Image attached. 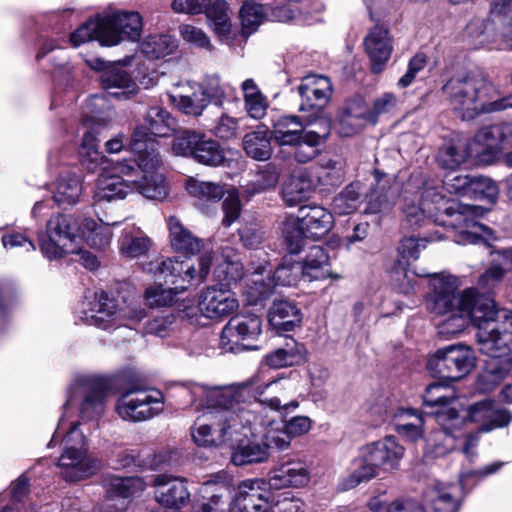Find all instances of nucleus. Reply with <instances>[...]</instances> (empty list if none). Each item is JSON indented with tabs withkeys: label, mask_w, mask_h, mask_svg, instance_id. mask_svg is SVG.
<instances>
[{
	"label": "nucleus",
	"mask_w": 512,
	"mask_h": 512,
	"mask_svg": "<svg viewBox=\"0 0 512 512\" xmlns=\"http://www.w3.org/2000/svg\"><path fill=\"white\" fill-rule=\"evenodd\" d=\"M81 193L80 178L75 174H66L57 180L53 198L59 206H71L77 203Z\"/></svg>",
	"instance_id": "44"
},
{
	"label": "nucleus",
	"mask_w": 512,
	"mask_h": 512,
	"mask_svg": "<svg viewBox=\"0 0 512 512\" xmlns=\"http://www.w3.org/2000/svg\"><path fill=\"white\" fill-rule=\"evenodd\" d=\"M177 48V40L168 34L147 36L141 43V51L148 59H159L172 54Z\"/></svg>",
	"instance_id": "46"
},
{
	"label": "nucleus",
	"mask_w": 512,
	"mask_h": 512,
	"mask_svg": "<svg viewBox=\"0 0 512 512\" xmlns=\"http://www.w3.org/2000/svg\"><path fill=\"white\" fill-rule=\"evenodd\" d=\"M143 22L136 11H118L88 20L70 35L71 43L77 47L97 40L102 46H115L122 41H138Z\"/></svg>",
	"instance_id": "5"
},
{
	"label": "nucleus",
	"mask_w": 512,
	"mask_h": 512,
	"mask_svg": "<svg viewBox=\"0 0 512 512\" xmlns=\"http://www.w3.org/2000/svg\"><path fill=\"white\" fill-rule=\"evenodd\" d=\"M300 96L299 111L308 113L307 124H322L329 119L325 108L333 95V84L329 77L321 74H308L301 79L297 87Z\"/></svg>",
	"instance_id": "10"
},
{
	"label": "nucleus",
	"mask_w": 512,
	"mask_h": 512,
	"mask_svg": "<svg viewBox=\"0 0 512 512\" xmlns=\"http://www.w3.org/2000/svg\"><path fill=\"white\" fill-rule=\"evenodd\" d=\"M423 424V417L417 410L403 409L398 414L395 429L400 435L415 441L423 434Z\"/></svg>",
	"instance_id": "50"
},
{
	"label": "nucleus",
	"mask_w": 512,
	"mask_h": 512,
	"mask_svg": "<svg viewBox=\"0 0 512 512\" xmlns=\"http://www.w3.org/2000/svg\"><path fill=\"white\" fill-rule=\"evenodd\" d=\"M474 365L473 351L462 344L440 348L427 361V369L433 377L449 381L460 380Z\"/></svg>",
	"instance_id": "9"
},
{
	"label": "nucleus",
	"mask_w": 512,
	"mask_h": 512,
	"mask_svg": "<svg viewBox=\"0 0 512 512\" xmlns=\"http://www.w3.org/2000/svg\"><path fill=\"white\" fill-rule=\"evenodd\" d=\"M186 189L199 204L219 202L225 194L224 186L221 184L200 181L194 178H190L187 181Z\"/></svg>",
	"instance_id": "47"
},
{
	"label": "nucleus",
	"mask_w": 512,
	"mask_h": 512,
	"mask_svg": "<svg viewBox=\"0 0 512 512\" xmlns=\"http://www.w3.org/2000/svg\"><path fill=\"white\" fill-rule=\"evenodd\" d=\"M361 197V184L359 182H352L334 197L332 208L339 215L351 214L361 204Z\"/></svg>",
	"instance_id": "49"
},
{
	"label": "nucleus",
	"mask_w": 512,
	"mask_h": 512,
	"mask_svg": "<svg viewBox=\"0 0 512 512\" xmlns=\"http://www.w3.org/2000/svg\"><path fill=\"white\" fill-rule=\"evenodd\" d=\"M442 90L462 120L474 119L481 112L502 111L512 107V94L489 101L497 91L485 75L477 71L454 75Z\"/></svg>",
	"instance_id": "3"
},
{
	"label": "nucleus",
	"mask_w": 512,
	"mask_h": 512,
	"mask_svg": "<svg viewBox=\"0 0 512 512\" xmlns=\"http://www.w3.org/2000/svg\"><path fill=\"white\" fill-rule=\"evenodd\" d=\"M122 178L118 174L109 176L101 175L96 184L94 199L97 202L124 199L133 192L132 179Z\"/></svg>",
	"instance_id": "32"
},
{
	"label": "nucleus",
	"mask_w": 512,
	"mask_h": 512,
	"mask_svg": "<svg viewBox=\"0 0 512 512\" xmlns=\"http://www.w3.org/2000/svg\"><path fill=\"white\" fill-rule=\"evenodd\" d=\"M151 136L148 126L136 127L131 135L129 147L137 156V159L136 161L123 160L117 162L114 171L129 176L136 171V167L138 170L145 172L160 168L162 160L158 152V144Z\"/></svg>",
	"instance_id": "13"
},
{
	"label": "nucleus",
	"mask_w": 512,
	"mask_h": 512,
	"mask_svg": "<svg viewBox=\"0 0 512 512\" xmlns=\"http://www.w3.org/2000/svg\"><path fill=\"white\" fill-rule=\"evenodd\" d=\"M300 278H303L301 263L291 262L285 259L273 273V281L279 286L296 285Z\"/></svg>",
	"instance_id": "61"
},
{
	"label": "nucleus",
	"mask_w": 512,
	"mask_h": 512,
	"mask_svg": "<svg viewBox=\"0 0 512 512\" xmlns=\"http://www.w3.org/2000/svg\"><path fill=\"white\" fill-rule=\"evenodd\" d=\"M163 410V395L160 391H146L131 388L124 391L117 400L116 411L125 421H147Z\"/></svg>",
	"instance_id": "12"
},
{
	"label": "nucleus",
	"mask_w": 512,
	"mask_h": 512,
	"mask_svg": "<svg viewBox=\"0 0 512 512\" xmlns=\"http://www.w3.org/2000/svg\"><path fill=\"white\" fill-rule=\"evenodd\" d=\"M172 151L177 156L192 157L206 166L217 167L226 162L224 149L217 141L192 130H184L174 138Z\"/></svg>",
	"instance_id": "11"
},
{
	"label": "nucleus",
	"mask_w": 512,
	"mask_h": 512,
	"mask_svg": "<svg viewBox=\"0 0 512 512\" xmlns=\"http://www.w3.org/2000/svg\"><path fill=\"white\" fill-rule=\"evenodd\" d=\"M213 255L205 253L199 258V268L190 260H181L180 257L166 258L157 256L155 259L143 263V270L151 273L158 279H163L169 286H151L145 291V300L150 307L170 306L175 301V296L184 292L191 281L198 276L199 281H204L210 272Z\"/></svg>",
	"instance_id": "2"
},
{
	"label": "nucleus",
	"mask_w": 512,
	"mask_h": 512,
	"mask_svg": "<svg viewBox=\"0 0 512 512\" xmlns=\"http://www.w3.org/2000/svg\"><path fill=\"white\" fill-rule=\"evenodd\" d=\"M268 481L246 479L242 481L233 495V507L238 512H270L274 494Z\"/></svg>",
	"instance_id": "16"
},
{
	"label": "nucleus",
	"mask_w": 512,
	"mask_h": 512,
	"mask_svg": "<svg viewBox=\"0 0 512 512\" xmlns=\"http://www.w3.org/2000/svg\"><path fill=\"white\" fill-rule=\"evenodd\" d=\"M317 126V130L305 132L298 143L291 145L295 147L294 158L297 162L307 163L314 159L319 153L320 144L329 136L331 131L329 119H323L322 124Z\"/></svg>",
	"instance_id": "28"
},
{
	"label": "nucleus",
	"mask_w": 512,
	"mask_h": 512,
	"mask_svg": "<svg viewBox=\"0 0 512 512\" xmlns=\"http://www.w3.org/2000/svg\"><path fill=\"white\" fill-rule=\"evenodd\" d=\"M397 104L398 98L393 93L386 92L375 98L371 108H369L370 123L376 124L379 117L392 113Z\"/></svg>",
	"instance_id": "63"
},
{
	"label": "nucleus",
	"mask_w": 512,
	"mask_h": 512,
	"mask_svg": "<svg viewBox=\"0 0 512 512\" xmlns=\"http://www.w3.org/2000/svg\"><path fill=\"white\" fill-rule=\"evenodd\" d=\"M473 157L469 151V143L464 145L460 141H445L439 148L436 161L443 169L455 170Z\"/></svg>",
	"instance_id": "37"
},
{
	"label": "nucleus",
	"mask_w": 512,
	"mask_h": 512,
	"mask_svg": "<svg viewBox=\"0 0 512 512\" xmlns=\"http://www.w3.org/2000/svg\"><path fill=\"white\" fill-rule=\"evenodd\" d=\"M424 508L426 512H457L456 500L445 487L436 486L424 493Z\"/></svg>",
	"instance_id": "48"
},
{
	"label": "nucleus",
	"mask_w": 512,
	"mask_h": 512,
	"mask_svg": "<svg viewBox=\"0 0 512 512\" xmlns=\"http://www.w3.org/2000/svg\"><path fill=\"white\" fill-rule=\"evenodd\" d=\"M309 119V116L301 119L295 115L280 117L273 124L272 134L275 141L281 146L298 143L306 132L304 128L312 125L307 124Z\"/></svg>",
	"instance_id": "31"
},
{
	"label": "nucleus",
	"mask_w": 512,
	"mask_h": 512,
	"mask_svg": "<svg viewBox=\"0 0 512 512\" xmlns=\"http://www.w3.org/2000/svg\"><path fill=\"white\" fill-rule=\"evenodd\" d=\"M439 428L430 433L425 446V455L439 458L460 449L467 457L474 456L478 443L477 434H465L464 418L459 412H438L435 418Z\"/></svg>",
	"instance_id": "7"
},
{
	"label": "nucleus",
	"mask_w": 512,
	"mask_h": 512,
	"mask_svg": "<svg viewBox=\"0 0 512 512\" xmlns=\"http://www.w3.org/2000/svg\"><path fill=\"white\" fill-rule=\"evenodd\" d=\"M423 403L426 407L431 408L429 414L433 416L434 419L437 418L438 412L447 413V411L452 410L459 412V404L455 393L437 382L431 383L426 387L423 395Z\"/></svg>",
	"instance_id": "30"
},
{
	"label": "nucleus",
	"mask_w": 512,
	"mask_h": 512,
	"mask_svg": "<svg viewBox=\"0 0 512 512\" xmlns=\"http://www.w3.org/2000/svg\"><path fill=\"white\" fill-rule=\"evenodd\" d=\"M108 389V383L98 377L85 376L75 381L71 393L83 395L80 408L82 419L95 420L103 415Z\"/></svg>",
	"instance_id": "17"
},
{
	"label": "nucleus",
	"mask_w": 512,
	"mask_h": 512,
	"mask_svg": "<svg viewBox=\"0 0 512 512\" xmlns=\"http://www.w3.org/2000/svg\"><path fill=\"white\" fill-rule=\"evenodd\" d=\"M80 226V238H83L89 246L102 249L110 243L112 238L110 224H98L93 219L85 218Z\"/></svg>",
	"instance_id": "45"
},
{
	"label": "nucleus",
	"mask_w": 512,
	"mask_h": 512,
	"mask_svg": "<svg viewBox=\"0 0 512 512\" xmlns=\"http://www.w3.org/2000/svg\"><path fill=\"white\" fill-rule=\"evenodd\" d=\"M512 147V123H501L482 127L469 142L473 158L491 162L497 154Z\"/></svg>",
	"instance_id": "15"
},
{
	"label": "nucleus",
	"mask_w": 512,
	"mask_h": 512,
	"mask_svg": "<svg viewBox=\"0 0 512 512\" xmlns=\"http://www.w3.org/2000/svg\"><path fill=\"white\" fill-rule=\"evenodd\" d=\"M213 425L209 423L206 414L198 418L192 427V438L198 446L217 447L221 445V437L219 434L213 436Z\"/></svg>",
	"instance_id": "60"
},
{
	"label": "nucleus",
	"mask_w": 512,
	"mask_h": 512,
	"mask_svg": "<svg viewBox=\"0 0 512 512\" xmlns=\"http://www.w3.org/2000/svg\"><path fill=\"white\" fill-rule=\"evenodd\" d=\"M269 321L277 329L291 331L301 322V313L294 303L279 300L270 308Z\"/></svg>",
	"instance_id": "38"
},
{
	"label": "nucleus",
	"mask_w": 512,
	"mask_h": 512,
	"mask_svg": "<svg viewBox=\"0 0 512 512\" xmlns=\"http://www.w3.org/2000/svg\"><path fill=\"white\" fill-rule=\"evenodd\" d=\"M269 455L272 452H282L290 448L291 438L281 422H271L262 436Z\"/></svg>",
	"instance_id": "56"
},
{
	"label": "nucleus",
	"mask_w": 512,
	"mask_h": 512,
	"mask_svg": "<svg viewBox=\"0 0 512 512\" xmlns=\"http://www.w3.org/2000/svg\"><path fill=\"white\" fill-rule=\"evenodd\" d=\"M270 455L263 440H247L240 442L231 455V461L236 466L262 463L269 459Z\"/></svg>",
	"instance_id": "39"
},
{
	"label": "nucleus",
	"mask_w": 512,
	"mask_h": 512,
	"mask_svg": "<svg viewBox=\"0 0 512 512\" xmlns=\"http://www.w3.org/2000/svg\"><path fill=\"white\" fill-rule=\"evenodd\" d=\"M201 312L210 319L229 316L239 307L235 294L224 287H207L199 302Z\"/></svg>",
	"instance_id": "24"
},
{
	"label": "nucleus",
	"mask_w": 512,
	"mask_h": 512,
	"mask_svg": "<svg viewBox=\"0 0 512 512\" xmlns=\"http://www.w3.org/2000/svg\"><path fill=\"white\" fill-rule=\"evenodd\" d=\"M329 265V256L326 250L319 245L310 247L301 268L303 270V278L308 281L323 280L328 277L338 279V275H332L327 269Z\"/></svg>",
	"instance_id": "34"
},
{
	"label": "nucleus",
	"mask_w": 512,
	"mask_h": 512,
	"mask_svg": "<svg viewBox=\"0 0 512 512\" xmlns=\"http://www.w3.org/2000/svg\"><path fill=\"white\" fill-rule=\"evenodd\" d=\"M434 293L432 311L443 317L437 323L438 333L450 338L463 332L471 322L477 329L498 324L503 311H497L492 298L480 295L473 289L456 294V279L451 276L435 275L430 281Z\"/></svg>",
	"instance_id": "1"
},
{
	"label": "nucleus",
	"mask_w": 512,
	"mask_h": 512,
	"mask_svg": "<svg viewBox=\"0 0 512 512\" xmlns=\"http://www.w3.org/2000/svg\"><path fill=\"white\" fill-rule=\"evenodd\" d=\"M297 221L305 229L307 237L319 239L331 230L334 219L332 213L322 206L305 205L299 208Z\"/></svg>",
	"instance_id": "27"
},
{
	"label": "nucleus",
	"mask_w": 512,
	"mask_h": 512,
	"mask_svg": "<svg viewBox=\"0 0 512 512\" xmlns=\"http://www.w3.org/2000/svg\"><path fill=\"white\" fill-rule=\"evenodd\" d=\"M364 48L371 62V70L374 74L384 71L389 61L393 44L387 28L376 25L369 30L364 38Z\"/></svg>",
	"instance_id": "21"
},
{
	"label": "nucleus",
	"mask_w": 512,
	"mask_h": 512,
	"mask_svg": "<svg viewBox=\"0 0 512 512\" xmlns=\"http://www.w3.org/2000/svg\"><path fill=\"white\" fill-rule=\"evenodd\" d=\"M158 170L159 168L145 172L136 168V171L128 176L133 177L138 173L141 174L139 179H132L133 192L137 191L151 200L164 199L168 194L167 187L165 185L164 176L159 173Z\"/></svg>",
	"instance_id": "33"
},
{
	"label": "nucleus",
	"mask_w": 512,
	"mask_h": 512,
	"mask_svg": "<svg viewBox=\"0 0 512 512\" xmlns=\"http://www.w3.org/2000/svg\"><path fill=\"white\" fill-rule=\"evenodd\" d=\"M168 225L170 242L174 249L190 254L200 251L202 240L187 230L176 217L171 216L168 220Z\"/></svg>",
	"instance_id": "42"
},
{
	"label": "nucleus",
	"mask_w": 512,
	"mask_h": 512,
	"mask_svg": "<svg viewBox=\"0 0 512 512\" xmlns=\"http://www.w3.org/2000/svg\"><path fill=\"white\" fill-rule=\"evenodd\" d=\"M64 434V451L58 460L61 477L69 482H78L94 475L100 468V461L88 453L86 438L78 423H71L68 431L60 419L52 441Z\"/></svg>",
	"instance_id": "6"
},
{
	"label": "nucleus",
	"mask_w": 512,
	"mask_h": 512,
	"mask_svg": "<svg viewBox=\"0 0 512 512\" xmlns=\"http://www.w3.org/2000/svg\"><path fill=\"white\" fill-rule=\"evenodd\" d=\"M243 149L247 156L258 161H266L272 155L271 136L268 128L259 126L243 138Z\"/></svg>",
	"instance_id": "36"
},
{
	"label": "nucleus",
	"mask_w": 512,
	"mask_h": 512,
	"mask_svg": "<svg viewBox=\"0 0 512 512\" xmlns=\"http://www.w3.org/2000/svg\"><path fill=\"white\" fill-rule=\"evenodd\" d=\"M306 349L304 345L295 341L287 342L284 347L278 348L264 358L267 366L274 369L298 365L304 362Z\"/></svg>",
	"instance_id": "35"
},
{
	"label": "nucleus",
	"mask_w": 512,
	"mask_h": 512,
	"mask_svg": "<svg viewBox=\"0 0 512 512\" xmlns=\"http://www.w3.org/2000/svg\"><path fill=\"white\" fill-rule=\"evenodd\" d=\"M146 125L153 136L167 137L175 130L176 121L171 114L160 108L152 107L149 109L146 119Z\"/></svg>",
	"instance_id": "51"
},
{
	"label": "nucleus",
	"mask_w": 512,
	"mask_h": 512,
	"mask_svg": "<svg viewBox=\"0 0 512 512\" xmlns=\"http://www.w3.org/2000/svg\"><path fill=\"white\" fill-rule=\"evenodd\" d=\"M84 319L87 324L104 330L117 327V305L113 299L109 298L106 292H101L98 299L93 303V307L88 311H84Z\"/></svg>",
	"instance_id": "29"
},
{
	"label": "nucleus",
	"mask_w": 512,
	"mask_h": 512,
	"mask_svg": "<svg viewBox=\"0 0 512 512\" xmlns=\"http://www.w3.org/2000/svg\"><path fill=\"white\" fill-rule=\"evenodd\" d=\"M103 487L109 497L129 498L141 493L146 484L140 477L107 476L103 479Z\"/></svg>",
	"instance_id": "41"
},
{
	"label": "nucleus",
	"mask_w": 512,
	"mask_h": 512,
	"mask_svg": "<svg viewBox=\"0 0 512 512\" xmlns=\"http://www.w3.org/2000/svg\"><path fill=\"white\" fill-rule=\"evenodd\" d=\"M222 425L224 427L220 429L219 433L222 438L221 445L228 444L233 449L250 432V428L243 423L241 416L235 410H224V423Z\"/></svg>",
	"instance_id": "43"
},
{
	"label": "nucleus",
	"mask_w": 512,
	"mask_h": 512,
	"mask_svg": "<svg viewBox=\"0 0 512 512\" xmlns=\"http://www.w3.org/2000/svg\"><path fill=\"white\" fill-rule=\"evenodd\" d=\"M170 100L184 114L190 116H200L208 105V99L205 91L198 90L191 95H169Z\"/></svg>",
	"instance_id": "54"
},
{
	"label": "nucleus",
	"mask_w": 512,
	"mask_h": 512,
	"mask_svg": "<svg viewBox=\"0 0 512 512\" xmlns=\"http://www.w3.org/2000/svg\"><path fill=\"white\" fill-rule=\"evenodd\" d=\"M210 130L216 137L230 140L237 136L238 120L225 113H221L214 125L210 127Z\"/></svg>",
	"instance_id": "64"
},
{
	"label": "nucleus",
	"mask_w": 512,
	"mask_h": 512,
	"mask_svg": "<svg viewBox=\"0 0 512 512\" xmlns=\"http://www.w3.org/2000/svg\"><path fill=\"white\" fill-rule=\"evenodd\" d=\"M191 395L194 401H198L208 411L234 410L240 399V394L230 386L209 387L197 384L192 387Z\"/></svg>",
	"instance_id": "23"
},
{
	"label": "nucleus",
	"mask_w": 512,
	"mask_h": 512,
	"mask_svg": "<svg viewBox=\"0 0 512 512\" xmlns=\"http://www.w3.org/2000/svg\"><path fill=\"white\" fill-rule=\"evenodd\" d=\"M370 123L369 107L361 96L347 100L338 113L337 130L343 137L359 133Z\"/></svg>",
	"instance_id": "22"
},
{
	"label": "nucleus",
	"mask_w": 512,
	"mask_h": 512,
	"mask_svg": "<svg viewBox=\"0 0 512 512\" xmlns=\"http://www.w3.org/2000/svg\"><path fill=\"white\" fill-rule=\"evenodd\" d=\"M477 343L480 351L489 356L482 374L483 382L496 386L512 371V313L503 311L498 324L482 326Z\"/></svg>",
	"instance_id": "4"
},
{
	"label": "nucleus",
	"mask_w": 512,
	"mask_h": 512,
	"mask_svg": "<svg viewBox=\"0 0 512 512\" xmlns=\"http://www.w3.org/2000/svg\"><path fill=\"white\" fill-rule=\"evenodd\" d=\"M262 332V320L255 314L236 315L227 322L221 333V345L230 352L254 350L253 343Z\"/></svg>",
	"instance_id": "14"
},
{
	"label": "nucleus",
	"mask_w": 512,
	"mask_h": 512,
	"mask_svg": "<svg viewBox=\"0 0 512 512\" xmlns=\"http://www.w3.org/2000/svg\"><path fill=\"white\" fill-rule=\"evenodd\" d=\"M81 226L73 215L58 213L50 217L46 231L39 233V246L48 259L62 258L78 252Z\"/></svg>",
	"instance_id": "8"
},
{
	"label": "nucleus",
	"mask_w": 512,
	"mask_h": 512,
	"mask_svg": "<svg viewBox=\"0 0 512 512\" xmlns=\"http://www.w3.org/2000/svg\"><path fill=\"white\" fill-rule=\"evenodd\" d=\"M282 237L289 254H298L306 243V231L297 220L285 221L282 225Z\"/></svg>",
	"instance_id": "55"
},
{
	"label": "nucleus",
	"mask_w": 512,
	"mask_h": 512,
	"mask_svg": "<svg viewBox=\"0 0 512 512\" xmlns=\"http://www.w3.org/2000/svg\"><path fill=\"white\" fill-rule=\"evenodd\" d=\"M472 423L479 424V431L489 432L507 426L512 415L504 408H499L494 401L484 399L468 406L466 417Z\"/></svg>",
	"instance_id": "18"
},
{
	"label": "nucleus",
	"mask_w": 512,
	"mask_h": 512,
	"mask_svg": "<svg viewBox=\"0 0 512 512\" xmlns=\"http://www.w3.org/2000/svg\"><path fill=\"white\" fill-rule=\"evenodd\" d=\"M100 83L104 89L117 88L124 90L121 95L125 98H128L135 87L130 74L118 67L104 70L100 75Z\"/></svg>",
	"instance_id": "53"
},
{
	"label": "nucleus",
	"mask_w": 512,
	"mask_h": 512,
	"mask_svg": "<svg viewBox=\"0 0 512 512\" xmlns=\"http://www.w3.org/2000/svg\"><path fill=\"white\" fill-rule=\"evenodd\" d=\"M233 488L228 481H207L200 493L202 500L195 503L194 512H230L233 507Z\"/></svg>",
	"instance_id": "19"
},
{
	"label": "nucleus",
	"mask_w": 512,
	"mask_h": 512,
	"mask_svg": "<svg viewBox=\"0 0 512 512\" xmlns=\"http://www.w3.org/2000/svg\"><path fill=\"white\" fill-rule=\"evenodd\" d=\"M318 182L323 186L335 187L344 179V163L341 160H322L317 172Z\"/></svg>",
	"instance_id": "57"
},
{
	"label": "nucleus",
	"mask_w": 512,
	"mask_h": 512,
	"mask_svg": "<svg viewBox=\"0 0 512 512\" xmlns=\"http://www.w3.org/2000/svg\"><path fill=\"white\" fill-rule=\"evenodd\" d=\"M242 24V33L250 35L263 20V9L261 5L245 2L239 12Z\"/></svg>",
	"instance_id": "62"
},
{
	"label": "nucleus",
	"mask_w": 512,
	"mask_h": 512,
	"mask_svg": "<svg viewBox=\"0 0 512 512\" xmlns=\"http://www.w3.org/2000/svg\"><path fill=\"white\" fill-rule=\"evenodd\" d=\"M311 182L304 173L292 175L284 183L282 194L283 199L289 206H295L301 202L309 192Z\"/></svg>",
	"instance_id": "52"
},
{
	"label": "nucleus",
	"mask_w": 512,
	"mask_h": 512,
	"mask_svg": "<svg viewBox=\"0 0 512 512\" xmlns=\"http://www.w3.org/2000/svg\"><path fill=\"white\" fill-rule=\"evenodd\" d=\"M403 213L406 222L412 228L422 227L431 222L434 210L432 207H427L421 201V204H416L413 201L405 199L403 206Z\"/></svg>",
	"instance_id": "59"
},
{
	"label": "nucleus",
	"mask_w": 512,
	"mask_h": 512,
	"mask_svg": "<svg viewBox=\"0 0 512 512\" xmlns=\"http://www.w3.org/2000/svg\"><path fill=\"white\" fill-rule=\"evenodd\" d=\"M156 501L169 508H181L190 502L186 480L172 475L160 474L153 478Z\"/></svg>",
	"instance_id": "20"
},
{
	"label": "nucleus",
	"mask_w": 512,
	"mask_h": 512,
	"mask_svg": "<svg viewBox=\"0 0 512 512\" xmlns=\"http://www.w3.org/2000/svg\"><path fill=\"white\" fill-rule=\"evenodd\" d=\"M204 11L219 39L231 45L233 33L227 3L223 0H217L211 6L208 4Z\"/></svg>",
	"instance_id": "40"
},
{
	"label": "nucleus",
	"mask_w": 512,
	"mask_h": 512,
	"mask_svg": "<svg viewBox=\"0 0 512 512\" xmlns=\"http://www.w3.org/2000/svg\"><path fill=\"white\" fill-rule=\"evenodd\" d=\"M364 450L368 453L370 463L380 465L385 471L397 469L404 455V447L394 436H387L383 440L371 443Z\"/></svg>",
	"instance_id": "25"
},
{
	"label": "nucleus",
	"mask_w": 512,
	"mask_h": 512,
	"mask_svg": "<svg viewBox=\"0 0 512 512\" xmlns=\"http://www.w3.org/2000/svg\"><path fill=\"white\" fill-rule=\"evenodd\" d=\"M497 184L485 176H472L468 197L494 203L498 197Z\"/></svg>",
	"instance_id": "58"
},
{
	"label": "nucleus",
	"mask_w": 512,
	"mask_h": 512,
	"mask_svg": "<svg viewBox=\"0 0 512 512\" xmlns=\"http://www.w3.org/2000/svg\"><path fill=\"white\" fill-rule=\"evenodd\" d=\"M309 480L310 473L304 462L287 461L270 472L268 484L273 489L303 487Z\"/></svg>",
	"instance_id": "26"
}]
</instances>
